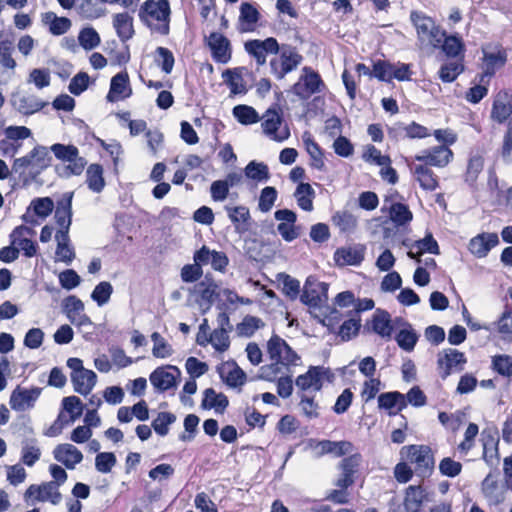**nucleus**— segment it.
<instances>
[{
	"label": "nucleus",
	"instance_id": "1",
	"mask_svg": "<svg viewBox=\"0 0 512 512\" xmlns=\"http://www.w3.org/2000/svg\"><path fill=\"white\" fill-rule=\"evenodd\" d=\"M267 350L270 359L274 363L261 367V378L272 381L278 374L283 373L281 367L296 366L300 361V357L286 343L285 340L277 335L270 338L267 343Z\"/></svg>",
	"mask_w": 512,
	"mask_h": 512
},
{
	"label": "nucleus",
	"instance_id": "2",
	"mask_svg": "<svg viewBox=\"0 0 512 512\" xmlns=\"http://www.w3.org/2000/svg\"><path fill=\"white\" fill-rule=\"evenodd\" d=\"M170 4L168 0H146L139 8L140 21L152 34L167 36L170 32Z\"/></svg>",
	"mask_w": 512,
	"mask_h": 512
},
{
	"label": "nucleus",
	"instance_id": "3",
	"mask_svg": "<svg viewBox=\"0 0 512 512\" xmlns=\"http://www.w3.org/2000/svg\"><path fill=\"white\" fill-rule=\"evenodd\" d=\"M410 19L416 29L421 48L440 47L445 31H442L431 17L426 16L422 12L413 11L410 14Z\"/></svg>",
	"mask_w": 512,
	"mask_h": 512
},
{
	"label": "nucleus",
	"instance_id": "4",
	"mask_svg": "<svg viewBox=\"0 0 512 512\" xmlns=\"http://www.w3.org/2000/svg\"><path fill=\"white\" fill-rule=\"evenodd\" d=\"M482 51V73L479 75L480 83H489L496 71L502 68L507 62V52L499 44H486L481 48Z\"/></svg>",
	"mask_w": 512,
	"mask_h": 512
},
{
	"label": "nucleus",
	"instance_id": "5",
	"mask_svg": "<svg viewBox=\"0 0 512 512\" xmlns=\"http://www.w3.org/2000/svg\"><path fill=\"white\" fill-rule=\"evenodd\" d=\"M279 56L270 60V72L278 80H282L285 76L297 69L302 63L303 57L298 53L295 47L283 45L279 48Z\"/></svg>",
	"mask_w": 512,
	"mask_h": 512
},
{
	"label": "nucleus",
	"instance_id": "6",
	"mask_svg": "<svg viewBox=\"0 0 512 512\" xmlns=\"http://www.w3.org/2000/svg\"><path fill=\"white\" fill-rule=\"evenodd\" d=\"M407 450V460L414 465V472L421 478L429 477L435 466L434 455L427 445H410L403 447Z\"/></svg>",
	"mask_w": 512,
	"mask_h": 512
},
{
	"label": "nucleus",
	"instance_id": "7",
	"mask_svg": "<svg viewBox=\"0 0 512 512\" xmlns=\"http://www.w3.org/2000/svg\"><path fill=\"white\" fill-rule=\"evenodd\" d=\"M324 83L320 75L310 67H303L298 81L292 86L291 91L300 99L307 100L313 94L321 92Z\"/></svg>",
	"mask_w": 512,
	"mask_h": 512
},
{
	"label": "nucleus",
	"instance_id": "8",
	"mask_svg": "<svg viewBox=\"0 0 512 512\" xmlns=\"http://www.w3.org/2000/svg\"><path fill=\"white\" fill-rule=\"evenodd\" d=\"M328 284L319 281L314 276H309L304 284L300 300L303 304L319 308L328 300Z\"/></svg>",
	"mask_w": 512,
	"mask_h": 512
},
{
	"label": "nucleus",
	"instance_id": "9",
	"mask_svg": "<svg viewBox=\"0 0 512 512\" xmlns=\"http://www.w3.org/2000/svg\"><path fill=\"white\" fill-rule=\"evenodd\" d=\"M330 377V370L324 366H310L308 371L295 380L298 393L318 392L323 387V380Z\"/></svg>",
	"mask_w": 512,
	"mask_h": 512
},
{
	"label": "nucleus",
	"instance_id": "10",
	"mask_svg": "<svg viewBox=\"0 0 512 512\" xmlns=\"http://www.w3.org/2000/svg\"><path fill=\"white\" fill-rule=\"evenodd\" d=\"M42 393V388H25L18 385L10 395L9 405L16 412H24L35 407Z\"/></svg>",
	"mask_w": 512,
	"mask_h": 512
},
{
	"label": "nucleus",
	"instance_id": "11",
	"mask_svg": "<svg viewBox=\"0 0 512 512\" xmlns=\"http://www.w3.org/2000/svg\"><path fill=\"white\" fill-rule=\"evenodd\" d=\"M466 362L464 353L454 348L443 349L437 355V365L443 379L453 372L463 370Z\"/></svg>",
	"mask_w": 512,
	"mask_h": 512
},
{
	"label": "nucleus",
	"instance_id": "12",
	"mask_svg": "<svg viewBox=\"0 0 512 512\" xmlns=\"http://www.w3.org/2000/svg\"><path fill=\"white\" fill-rule=\"evenodd\" d=\"M263 132L271 140L283 142L290 136L287 126H282V117L275 109H268L262 117Z\"/></svg>",
	"mask_w": 512,
	"mask_h": 512
},
{
	"label": "nucleus",
	"instance_id": "13",
	"mask_svg": "<svg viewBox=\"0 0 512 512\" xmlns=\"http://www.w3.org/2000/svg\"><path fill=\"white\" fill-rule=\"evenodd\" d=\"M245 51L252 56L259 66L266 63L268 54H278L279 44L274 37H268L264 40H249L244 44Z\"/></svg>",
	"mask_w": 512,
	"mask_h": 512
},
{
	"label": "nucleus",
	"instance_id": "14",
	"mask_svg": "<svg viewBox=\"0 0 512 512\" xmlns=\"http://www.w3.org/2000/svg\"><path fill=\"white\" fill-rule=\"evenodd\" d=\"M181 372L176 366L158 367L150 374V382L158 392H164L176 386Z\"/></svg>",
	"mask_w": 512,
	"mask_h": 512
},
{
	"label": "nucleus",
	"instance_id": "15",
	"mask_svg": "<svg viewBox=\"0 0 512 512\" xmlns=\"http://www.w3.org/2000/svg\"><path fill=\"white\" fill-rule=\"evenodd\" d=\"M274 217L280 221L277 231L285 241L292 242L299 237V228L295 225L297 220L295 212L289 209H279L274 213Z\"/></svg>",
	"mask_w": 512,
	"mask_h": 512
},
{
	"label": "nucleus",
	"instance_id": "16",
	"mask_svg": "<svg viewBox=\"0 0 512 512\" xmlns=\"http://www.w3.org/2000/svg\"><path fill=\"white\" fill-rule=\"evenodd\" d=\"M63 312L68 320L78 327H85L92 324L90 318L84 313V304L76 296L70 295L63 300Z\"/></svg>",
	"mask_w": 512,
	"mask_h": 512
},
{
	"label": "nucleus",
	"instance_id": "17",
	"mask_svg": "<svg viewBox=\"0 0 512 512\" xmlns=\"http://www.w3.org/2000/svg\"><path fill=\"white\" fill-rule=\"evenodd\" d=\"M452 151L444 145L423 150L415 155L414 160L426 166L445 167L452 159Z\"/></svg>",
	"mask_w": 512,
	"mask_h": 512
},
{
	"label": "nucleus",
	"instance_id": "18",
	"mask_svg": "<svg viewBox=\"0 0 512 512\" xmlns=\"http://www.w3.org/2000/svg\"><path fill=\"white\" fill-rule=\"evenodd\" d=\"M481 437L483 445V459L488 466L496 468L500 462L498 432L496 429H485L482 431Z\"/></svg>",
	"mask_w": 512,
	"mask_h": 512
},
{
	"label": "nucleus",
	"instance_id": "19",
	"mask_svg": "<svg viewBox=\"0 0 512 512\" xmlns=\"http://www.w3.org/2000/svg\"><path fill=\"white\" fill-rule=\"evenodd\" d=\"M365 329L383 339H391L394 330L391 315L385 310L376 309L371 320L365 324Z\"/></svg>",
	"mask_w": 512,
	"mask_h": 512
},
{
	"label": "nucleus",
	"instance_id": "20",
	"mask_svg": "<svg viewBox=\"0 0 512 512\" xmlns=\"http://www.w3.org/2000/svg\"><path fill=\"white\" fill-rule=\"evenodd\" d=\"M207 45L212 58L218 63H227L231 59V45L227 37L219 32H212L207 38Z\"/></svg>",
	"mask_w": 512,
	"mask_h": 512
},
{
	"label": "nucleus",
	"instance_id": "21",
	"mask_svg": "<svg viewBox=\"0 0 512 512\" xmlns=\"http://www.w3.org/2000/svg\"><path fill=\"white\" fill-rule=\"evenodd\" d=\"M381 212L387 213L396 226L406 225L413 218V214L406 204L393 202L391 197L384 198Z\"/></svg>",
	"mask_w": 512,
	"mask_h": 512
},
{
	"label": "nucleus",
	"instance_id": "22",
	"mask_svg": "<svg viewBox=\"0 0 512 512\" xmlns=\"http://www.w3.org/2000/svg\"><path fill=\"white\" fill-rule=\"evenodd\" d=\"M48 103L41 100L36 95L13 94L11 105L13 108L24 116L33 115L42 110Z\"/></svg>",
	"mask_w": 512,
	"mask_h": 512
},
{
	"label": "nucleus",
	"instance_id": "23",
	"mask_svg": "<svg viewBox=\"0 0 512 512\" xmlns=\"http://www.w3.org/2000/svg\"><path fill=\"white\" fill-rule=\"evenodd\" d=\"M429 492L422 485H410L405 490L404 511L405 512H421L425 502L430 501Z\"/></svg>",
	"mask_w": 512,
	"mask_h": 512
},
{
	"label": "nucleus",
	"instance_id": "24",
	"mask_svg": "<svg viewBox=\"0 0 512 512\" xmlns=\"http://www.w3.org/2000/svg\"><path fill=\"white\" fill-rule=\"evenodd\" d=\"M498 244L499 238L496 233H481L470 239L468 250L475 257L484 258Z\"/></svg>",
	"mask_w": 512,
	"mask_h": 512
},
{
	"label": "nucleus",
	"instance_id": "25",
	"mask_svg": "<svg viewBox=\"0 0 512 512\" xmlns=\"http://www.w3.org/2000/svg\"><path fill=\"white\" fill-rule=\"evenodd\" d=\"M512 114V94L506 90L499 91L493 100L491 118L504 123Z\"/></svg>",
	"mask_w": 512,
	"mask_h": 512
},
{
	"label": "nucleus",
	"instance_id": "26",
	"mask_svg": "<svg viewBox=\"0 0 512 512\" xmlns=\"http://www.w3.org/2000/svg\"><path fill=\"white\" fill-rule=\"evenodd\" d=\"M53 456L68 469H74L83 460L82 452L68 443L57 445L53 450Z\"/></svg>",
	"mask_w": 512,
	"mask_h": 512
},
{
	"label": "nucleus",
	"instance_id": "27",
	"mask_svg": "<svg viewBox=\"0 0 512 512\" xmlns=\"http://www.w3.org/2000/svg\"><path fill=\"white\" fill-rule=\"evenodd\" d=\"M365 248L362 245H353L338 248L334 253V260L339 266H357L364 259Z\"/></svg>",
	"mask_w": 512,
	"mask_h": 512
},
{
	"label": "nucleus",
	"instance_id": "28",
	"mask_svg": "<svg viewBox=\"0 0 512 512\" xmlns=\"http://www.w3.org/2000/svg\"><path fill=\"white\" fill-rule=\"evenodd\" d=\"M132 94V89L129 86V77L127 73L120 72L112 77L110 83V90L107 99L110 102H116L126 99Z\"/></svg>",
	"mask_w": 512,
	"mask_h": 512
},
{
	"label": "nucleus",
	"instance_id": "29",
	"mask_svg": "<svg viewBox=\"0 0 512 512\" xmlns=\"http://www.w3.org/2000/svg\"><path fill=\"white\" fill-rule=\"evenodd\" d=\"M410 170L412 171L416 181L420 187L426 191H434L438 187L437 177L433 171L424 164L409 163Z\"/></svg>",
	"mask_w": 512,
	"mask_h": 512
},
{
	"label": "nucleus",
	"instance_id": "30",
	"mask_svg": "<svg viewBox=\"0 0 512 512\" xmlns=\"http://www.w3.org/2000/svg\"><path fill=\"white\" fill-rule=\"evenodd\" d=\"M482 493L490 505H498L505 499V490L497 479L490 473L481 484Z\"/></svg>",
	"mask_w": 512,
	"mask_h": 512
},
{
	"label": "nucleus",
	"instance_id": "31",
	"mask_svg": "<svg viewBox=\"0 0 512 512\" xmlns=\"http://www.w3.org/2000/svg\"><path fill=\"white\" fill-rule=\"evenodd\" d=\"M378 406L389 411V415H396L407 407L405 395L394 391L382 393L378 397Z\"/></svg>",
	"mask_w": 512,
	"mask_h": 512
},
{
	"label": "nucleus",
	"instance_id": "32",
	"mask_svg": "<svg viewBox=\"0 0 512 512\" xmlns=\"http://www.w3.org/2000/svg\"><path fill=\"white\" fill-rule=\"evenodd\" d=\"M423 253H431L438 255L439 246L437 241L431 234L426 235L423 239L415 241L407 253V256L411 259H415L417 262H421L420 256Z\"/></svg>",
	"mask_w": 512,
	"mask_h": 512
},
{
	"label": "nucleus",
	"instance_id": "33",
	"mask_svg": "<svg viewBox=\"0 0 512 512\" xmlns=\"http://www.w3.org/2000/svg\"><path fill=\"white\" fill-rule=\"evenodd\" d=\"M229 405L227 396L217 393L213 388H207L203 392L201 407L205 410L214 409L216 413L222 414Z\"/></svg>",
	"mask_w": 512,
	"mask_h": 512
},
{
	"label": "nucleus",
	"instance_id": "34",
	"mask_svg": "<svg viewBox=\"0 0 512 512\" xmlns=\"http://www.w3.org/2000/svg\"><path fill=\"white\" fill-rule=\"evenodd\" d=\"M72 197V192L66 193L65 197L57 203L55 219L57 224L61 227L59 231L69 232L72 216Z\"/></svg>",
	"mask_w": 512,
	"mask_h": 512
},
{
	"label": "nucleus",
	"instance_id": "35",
	"mask_svg": "<svg viewBox=\"0 0 512 512\" xmlns=\"http://www.w3.org/2000/svg\"><path fill=\"white\" fill-rule=\"evenodd\" d=\"M57 248L55 251L56 260L69 265L75 258V252L70 245V238L67 231H57L55 235Z\"/></svg>",
	"mask_w": 512,
	"mask_h": 512
},
{
	"label": "nucleus",
	"instance_id": "36",
	"mask_svg": "<svg viewBox=\"0 0 512 512\" xmlns=\"http://www.w3.org/2000/svg\"><path fill=\"white\" fill-rule=\"evenodd\" d=\"M260 13L257 8L249 2H243L240 5L239 24L240 31L251 32L255 30L259 21Z\"/></svg>",
	"mask_w": 512,
	"mask_h": 512
},
{
	"label": "nucleus",
	"instance_id": "37",
	"mask_svg": "<svg viewBox=\"0 0 512 512\" xmlns=\"http://www.w3.org/2000/svg\"><path fill=\"white\" fill-rule=\"evenodd\" d=\"M315 448L319 449V455L332 454L341 457L352 452L353 444L349 441L322 440L317 442Z\"/></svg>",
	"mask_w": 512,
	"mask_h": 512
},
{
	"label": "nucleus",
	"instance_id": "38",
	"mask_svg": "<svg viewBox=\"0 0 512 512\" xmlns=\"http://www.w3.org/2000/svg\"><path fill=\"white\" fill-rule=\"evenodd\" d=\"M113 27L121 41L125 42L134 35L133 17L128 12L113 16Z\"/></svg>",
	"mask_w": 512,
	"mask_h": 512
},
{
	"label": "nucleus",
	"instance_id": "39",
	"mask_svg": "<svg viewBox=\"0 0 512 512\" xmlns=\"http://www.w3.org/2000/svg\"><path fill=\"white\" fill-rule=\"evenodd\" d=\"M96 379V374L89 369H84L75 375H71L74 390L82 395H88L91 392L96 384Z\"/></svg>",
	"mask_w": 512,
	"mask_h": 512
},
{
	"label": "nucleus",
	"instance_id": "40",
	"mask_svg": "<svg viewBox=\"0 0 512 512\" xmlns=\"http://www.w3.org/2000/svg\"><path fill=\"white\" fill-rule=\"evenodd\" d=\"M440 47L448 58L462 59L464 61L465 45L460 36H447L445 34Z\"/></svg>",
	"mask_w": 512,
	"mask_h": 512
},
{
	"label": "nucleus",
	"instance_id": "41",
	"mask_svg": "<svg viewBox=\"0 0 512 512\" xmlns=\"http://www.w3.org/2000/svg\"><path fill=\"white\" fill-rule=\"evenodd\" d=\"M42 22L49 26V31L55 36L65 34L71 27L70 19L66 17H58L54 12H46L42 14Z\"/></svg>",
	"mask_w": 512,
	"mask_h": 512
},
{
	"label": "nucleus",
	"instance_id": "42",
	"mask_svg": "<svg viewBox=\"0 0 512 512\" xmlns=\"http://www.w3.org/2000/svg\"><path fill=\"white\" fill-rule=\"evenodd\" d=\"M294 197L297 205L304 211L313 210V199L315 198V191L309 183H300L295 192Z\"/></svg>",
	"mask_w": 512,
	"mask_h": 512
},
{
	"label": "nucleus",
	"instance_id": "43",
	"mask_svg": "<svg viewBox=\"0 0 512 512\" xmlns=\"http://www.w3.org/2000/svg\"><path fill=\"white\" fill-rule=\"evenodd\" d=\"M344 316L348 317V319L345 320L339 327L338 336L343 341H349L359 333L361 328V318L354 316L348 311L344 314Z\"/></svg>",
	"mask_w": 512,
	"mask_h": 512
},
{
	"label": "nucleus",
	"instance_id": "44",
	"mask_svg": "<svg viewBox=\"0 0 512 512\" xmlns=\"http://www.w3.org/2000/svg\"><path fill=\"white\" fill-rule=\"evenodd\" d=\"M464 71V61L454 59L444 63L438 72L439 78L444 83H451Z\"/></svg>",
	"mask_w": 512,
	"mask_h": 512
},
{
	"label": "nucleus",
	"instance_id": "45",
	"mask_svg": "<svg viewBox=\"0 0 512 512\" xmlns=\"http://www.w3.org/2000/svg\"><path fill=\"white\" fill-rule=\"evenodd\" d=\"M86 183L94 193H100L105 187L103 168L99 164H91L86 171Z\"/></svg>",
	"mask_w": 512,
	"mask_h": 512
},
{
	"label": "nucleus",
	"instance_id": "46",
	"mask_svg": "<svg viewBox=\"0 0 512 512\" xmlns=\"http://www.w3.org/2000/svg\"><path fill=\"white\" fill-rule=\"evenodd\" d=\"M195 292L209 307L217 298H220L218 286L210 280H204L195 285Z\"/></svg>",
	"mask_w": 512,
	"mask_h": 512
},
{
	"label": "nucleus",
	"instance_id": "47",
	"mask_svg": "<svg viewBox=\"0 0 512 512\" xmlns=\"http://www.w3.org/2000/svg\"><path fill=\"white\" fill-rule=\"evenodd\" d=\"M245 176L256 182H266L270 178L269 168L263 162L251 161L244 169Z\"/></svg>",
	"mask_w": 512,
	"mask_h": 512
},
{
	"label": "nucleus",
	"instance_id": "48",
	"mask_svg": "<svg viewBox=\"0 0 512 512\" xmlns=\"http://www.w3.org/2000/svg\"><path fill=\"white\" fill-rule=\"evenodd\" d=\"M332 221L338 229L343 233H350L357 227V218L348 211H337Z\"/></svg>",
	"mask_w": 512,
	"mask_h": 512
},
{
	"label": "nucleus",
	"instance_id": "49",
	"mask_svg": "<svg viewBox=\"0 0 512 512\" xmlns=\"http://www.w3.org/2000/svg\"><path fill=\"white\" fill-rule=\"evenodd\" d=\"M233 116L243 125H251L260 121L257 111L248 105H237L233 108Z\"/></svg>",
	"mask_w": 512,
	"mask_h": 512
},
{
	"label": "nucleus",
	"instance_id": "50",
	"mask_svg": "<svg viewBox=\"0 0 512 512\" xmlns=\"http://www.w3.org/2000/svg\"><path fill=\"white\" fill-rule=\"evenodd\" d=\"M224 82L229 86L231 93L233 94H244L246 93V87L242 75L237 69H226L222 73Z\"/></svg>",
	"mask_w": 512,
	"mask_h": 512
},
{
	"label": "nucleus",
	"instance_id": "51",
	"mask_svg": "<svg viewBox=\"0 0 512 512\" xmlns=\"http://www.w3.org/2000/svg\"><path fill=\"white\" fill-rule=\"evenodd\" d=\"M36 500L41 502L49 501L54 505L58 504L61 500L58 484L50 481L39 485V497H36Z\"/></svg>",
	"mask_w": 512,
	"mask_h": 512
},
{
	"label": "nucleus",
	"instance_id": "52",
	"mask_svg": "<svg viewBox=\"0 0 512 512\" xmlns=\"http://www.w3.org/2000/svg\"><path fill=\"white\" fill-rule=\"evenodd\" d=\"M67 165L62 168H57V171L62 177H70L72 175H80L85 169L87 165V161L79 155V151L76 153V157H72V159L68 160Z\"/></svg>",
	"mask_w": 512,
	"mask_h": 512
},
{
	"label": "nucleus",
	"instance_id": "53",
	"mask_svg": "<svg viewBox=\"0 0 512 512\" xmlns=\"http://www.w3.org/2000/svg\"><path fill=\"white\" fill-rule=\"evenodd\" d=\"M151 340L154 343L152 348V354L154 357L164 359L173 354L171 345L158 332L152 333Z\"/></svg>",
	"mask_w": 512,
	"mask_h": 512
},
{
	"label": "nucleus",
	"instance_id": "54",
	"mask_svg": "<svg viewBox=\"0 0 512 512\" xmlns=\"http://www.w3.org/2000/svg\"><path fill=\"white\" fill-rule=\"evenodd\" d=\"M80 46L89 51L96 48L100 44V36L92 27L83 28L78 36Z\"/></svg>",
	"mask_w": 512,
	"mask_h": 512
},
{
	"label": "nucleus",
	"instance_id": "55",
	"mask_svg": "<svg viewBox=\"0 0 512 512\" xmlns=\"http://www.w3.org/2000/svg\"><path fill=\"white\" fill-rule=\"evenodd\" d=\"M229 219L237 230L245 229L242 225L250 220L249 209L245 206L226 207Z\"/></svg>",
	"mask_w": 512,
	"mask_h": 512
},
{
	"label": "nucleus",
	"instance_id": "56",
	"mask_svg": "<svg viewBox=\"0 0 512 512\" xmlns=\"http://www.w3.org/2000/svg\"><path fill=\"white\" fill-rule=\"evenodd\" d=\"M13 51L14 45L11 40L0 41V64L9 70H14L17 66L15 59L12 57Z\"/></svg>",
	"mask_w": 512,
	"mask_h": 512
},
{
	"label": "nucleus",
	"instance_id": "57",
	"mask_svg": "<svg viewBox=\"0 0 512 512\" xmlns=\"http://www.w3.org/2000/svg\"><path fill=\"white\" fill-rule=\"evenodd\" d=\"M176 421V416L170 412H160L152 422V428L160 436H166L169 426Z\"/></svg>",
	"mask_w": 512,
	"mask_h": 512
},
{
	"label": "nucleus",
	"instance_id": "58",
	"mask_svg": "<svg viewBox=\"0 0 512 512\" xmlns=\"http://www.w3.org/2000/svg\"><path fill=\"white\" fill-rule=\"evenodd\" d=\"M35 442L36 440H32L22 446L21 461L28 467H32L41 457V450Z\"/></svg>",
	"mask_w": 512,
	"mask_h": 512
},
{
	"label": "nucleus",
	"instance_id": "59",
	"mask_svg": "<svg viewBox=\"0 0 512 512\" xmlns=\"http://www.w3.org/2000/svg\"><path fill=\"white\" fill-rule=\"evenodd\" d=\"M63 409L69 413L71 423L75 422L83 413V404L80 398L68 396L62 400Z\"/></svg>",
	"mask_w": 512,
	"mask_h": 512
},
{
	"label": "nucleus",
	"instance_id": "60",
	"mask_svg": "<svg viewBox=\"0 0 512 512\" xmlns=\"http://www.w3.org/2000/svg\"><path fill=\"white\" fill-rule=\"evenodd\" d=\"M300 398L299 407L301 412L308 419H314L319 416V405L315 402L314 398L306 393H298Z\"/></svg>",
	"mask_w": 512,
	"mask_h": 512
},
{
	"label": "nucleus",
	"instance_id": "61",
	"mask_svg": "<svg viewBox=\"0 0 512 512\" xmlns=\"http://www.w3.org/2000/svg\"><path fill=\"white\" fill-rule=\"evenodd\" d=\"M113 293V287L110 282L102 281L97 284L92 291L91 298L98 306H103L110 300Z\"/></svg>",
	"mask_w": 512,
	"mask_h": 512
},
{
	"label": "nucleus",
	"instance_id": "62",
	"mask_svg": "<svg viewBox=\"0 0 512 512\" xmlns=\"http://www.w3.org/2000/svg\"><path fill=\"white\" fill-rule=\"evenodd\" d=\"M395 340L401 349L411 352L418 341V335L412 329H402L395 336Z\"/></svg>",
	"mask_w": 512,
	"mask_h": 512
},
{
	"label": "nucleus",
	"instance_id": "63",
	"mask_svg": "<svg viewBox=\"0 0 512 512\" xmlns=\"http://www.w3.org/2000/svg\"><path fill=\"white\" fill-rule=\"evenodd\" d=\"M210 344L214 347L215 350L219 352H224L229 348L230 339L228 335V331L223 328L215 329L209 335Z\"/></svg>",
	"mask_w": 512,
	"mask_h": 512
},
{
	"label": "nucleus",
	"instance_id": "64",
	"mask_svg": "<svg viewBox=\"0 0 512 512\" xmlns=\"http://www.w3.org/2000/svg\"><path fill=\"white\" fill-rule=\"evenodd\" d=\"M493 369L505 377L512 376V357L509 355H496L492 358Z\"/></svg>",
	"mask_w": 512,
	"mask_h": 512
}]
</instances>
